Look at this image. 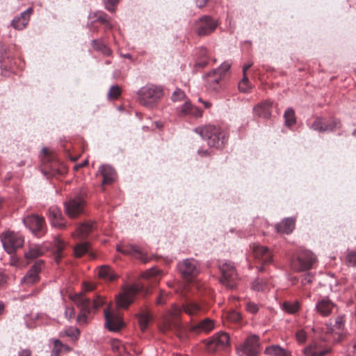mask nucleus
Instances as JSON below:
<instances>
[{
  "label": "nucleus",
  "mask_w": 356,
  "mask_h": 356,
  "mask_svg": "<svg viewBox=\"0 0 356 356\" xmlns=\"http://www.w3.org/2000/svg\"><path fill=\"white\" fill-rule=\"evenodd\" d=\"M138 100L141 105L152 108L163 95V89L160 86L147 85L138 91Z\"/></svg>",
  "instance_id": "423d86ee"
},
{
  "label": "nucleus",
  "mask_w": 356,
  "mask_h": 356,
  "mask_svg": "<svg viewBox=\"0 0 356 356\" xmlns=\"http://www.w3.org/2000/svg\"><path fill=\"white\" fill-rule=\"evenodd\" d=\"M296 339L298 340V341L299 343H304L305 341H306V339H307V334L306 332L302 330H298L297 332H296Z\"/></svg>",
  "instance_id": "864d4df0"
},
{
  "label": "nucleus",
  "mask_w": 356,
  "mask_h": 356,
  "mask_svg": "<svg viewBox=\"0 0 356 356\" xmlns=\"http://www.w3.org/2000/svg\"><path fill=\"white\" fill-rule=\"evenodd\" d=\"M97 229V223L94 221H87L81 224L74 233V236L80 238H84L89 234H92Z\"/></svg>",
  "instance_id": "bb28decb"
},
{
  "label": "nucleus",
  "mask_w": 356,
  "mask_h": 356,
  "mask_svg": "<svg viewBox=\"0 0 356 356\" xmlns=\"http://www.w3.org/2000/svg\"><path fill=\"white\" fill-rule=\"evenodd\" d=\"M98 275L100 278L106 281H113L116 278L113 270L107 266L100 267Z\"/></svg>",
  "instance_id": "72a5a7b5"
},
{
  "label": "nucleus",
  "mask_w": 356,
  "mask_h": 356,
  "mask_svg": "<svg viewBox=\"0 0 356 356\" xmlns=\"http://www.w3.org/2000/svg\"><path fill=\"white\" fill-rule=\"evenodd\" d=\"M20 247L21 246H3V248L8 254H12L16 252L17 249Z\"/></svg>",
  "instance_id": "13d9d810"
},
{
  "label": "nucleus",
  "mask_w": 356,
  "mask_h": 356,
  "mask_svg": "<svg viewBox=\"0 0 356 356\" xmlns=\"http://www.w3.org/2000/svg\"><path fill=\"white\" fill-rule=\"evenodd\" d=\"M91 44L95 51H100L107 56H111L112 50L102 40H93Z\"/></svg>",
  "instance_id": "473e14b6"
},
{
  "label": "nucleus",
  "mask_w": 356,
  "mask_h": 356,
  "mask_svg": "<svg viewBox=\"0 0 356 356\" xmlns=\"http://www.w3.org/2000/svg\"><path fill=\"white\" fill-rule=\"evenodd\" d=\"M86 202L81 195H77L65 202V213L70 218H75L82 214L84 211Z\"/></svg>",
  "instance_id": "9d476101"
},
{
  "label": "nucleus",
  "mask_w": 356,
  "mask_h": 356,
  "mask_svg": "<svg viewBox=\"0 0 356 356\" xmlns=\"http://www.w3.org/2000/svg\"><path fill=\"white\" fill-rule=\"evenodd\" d=\"M227 318L234 323H238L241 319V315L240 313L236 311H231L226 314Z\"/></svg>",
  "instance_id": "c03bdc74"
},
{
  "label": "nucleus",
  "mask_w": 356,
  "mask_h": 356,
  "mask_svg": "<svg viewBox=\"0 0 356 356\" xmlns=\"http://www.w3.org/2000/svg\"><path fill=\"white\" fill-rule=\"evenodd\" d=\"M2 245H24V238L20 233L8 231L1 237Z\"/></svg>",
  "instance_id": "aec40b11"
},
{
  "label": "nucleus",
  "mask_w": 356,
  "mask_h": 356,
  "mask_svg": "<svg viewBox=\"0 0 356 356\" xmlns=\"http://www.w3.org/2000/svg\"><path fill=\"white\" fill-rule=\"evenodd\" d=\"M185 97V94L183 90L179 88H177L172 95V99L174 102L180 101Z\"/></svg>",
  "instance_id": "49530a36"
},
{
  "label": "nucleus",
  "mask_w": 356,
  "mask_h": 356,
  "mask_svg": "<svg viewBox=\"0 0 356 356\" xmlns=\"http://www.w3.org/2000/svg\"><path fill=\"white\" fill-rule=\"evenodd\" d=\"M349 351L353 353V356H356V339L350 345Z\"/></svg>",
  "instance_id": "bf43d9fd"
},
{
  "label": "nucleus",
  "mask_w": 356,
  "mask_h": 356,
  "mask_svg": "<svg viewBox=\"0 0 356 356\" xmlns=\"http://www.w3.org/2000/svg\"><path fill=\"white\" fill-rule=\"evenodd\" d=\"M268 283L265 279L257 278L252 284V289L257 291H262L267 289Z\"/></svg>",
  "instance_id": "e433bc0d"
},
{
  "label": "nucleus",
  "mask_w": 356,
  "mask_h": 356,
  "mask_svg": "<svg viewBox=\"0 0 356 356\" xmlns=\"http://www.w3.org/2000/svg\"><path fill=\"white\" fill-rule=\"evenodd\" d=\"M229 347V336L225 332L216 334L207 343L208 352L214 353Z\"/></svg>",
  "instance_id": "9b49d317"
},
{
  "label": "nucleus",
  "mask_w": 356,
  "mask_h": 356,
  "mask_svg": "<svg viewBox=\"0 0 356 356\" xmlns=\"http://www.w3.org/2000/svg\"><path fill=\"white\" fill-rule=\"evenodd\" d=\"M42 261L36 262L23 277L22 282L27 284H33L39 281V273L41 270Z\"/></svg>",
  "instance_id": "393cba45"
},
{
  "label": "nucleus",
  "mask_w": 356,
  "mask_h": 356,
  "mask_svg": "<svg viewBox=\"0 0 356 356\" xmlns=\"http://www.w3.org/2000/svg\"><path fill=\"white\" fill-rule=\"evenodd\" d=\"M248 79L246 75L243 76V79L238 83V89L243 92H247L249 90V86H248Z\"/></svg>",
  "instance_id": "8fccbe9b"
},
{
  "label": "nucleus",
  "mask_w": 356,
  "mask_h": 356,
  "mask_svg": "<svg viewBox=\"0 0 356 356\" xmlns=\"http://www.w3.org/2000/svg\"><path fill=\"white\" fill-rule=\"evenodd\" d=\"M42 253L43 250L40 246H33L29 252H25V257L27 259H34L42 255Z\"/></svg>",
  "instance_id": "4c0bfd02"
},
{
  "label": "nucleus",
  "mask_w": 356,
  "mask_h": 356,
  "mask_svg": "<svg viewBox=\"0 0 356 356\" xmlns=\"http://www.w3.org/2000/svg\"><path fill=\"white\" fill-rule=\"evenodd\" d=\"M106 327L111 331L117 332L123 327V322L121 317L108 309L104 311Z\"/></svg>",
  "instance_id": "f3484780"
},
{
  "label": "nucleus",
  "mask_w": 356,
  "mask_h": 356,
  "mask_svg": "<svg viewBox=\"0 0 356 356\" xmlns=\"http://www.w3.org/2000/svg\"><path fill=\"white\" fill-rule=\"evenodd\" d=\"M177 268L179 273L188 282L196 277L200 272L197 261L193 259L183 260L178 264Z\"/></svg>",
  "instance_id": "f8f14e48"
},
{
  "label": "nucleus",
  "mask_w": 356,
  "mask_h": 356,
  "mask_svg": "<svg viewBox=\"0 0 356 356\" xmlns=\"http://www.w3.org/2000/svg\"><path fill=\"white\" fill-rule=\"evenodd\" d=\"M199 102H202L206 108H209L211 106V104L209 102L203 101L201 98H199Z\"/></svg>",
  "instance_id": "774afa93"
},
{
  "label": "nucleus",
  "mask_w": 356,
  "mask_h": 356,
  "mask_svg": "<svg viewBox=\"0 0 356 356\" xmlns=\"http://www.w3.org/2000/svg\"><path fill=\"white\" fill-rule=\"evenodd\" d=\"M254 258L262 264H269L272 261V252L267 246H253Z\"/></svg>",
  "instance_id": "6ab92c4d"
},
{
  "label": "nucleus",
  "mask_w": 356,
  "mask_h": 356,
  "mask_svg": "<svg viewBox=\"0 0 356 356\" xmlns=\"http://www.w3.org/2000/svg\"><path fill=\"white\" fill-rule=\"evenodd\" d=\"M264 353L268 356H291L286 349L278 345H270L266 348Z\"/></svg>",
  "instance_id": "7c9ffc66"
},
{
  "label": "nucleus",
  "mask_w": 356,
  "mask_h": 356,
  "mask_svg": "<svg viewBox=\"0 0 356 356\" xmlns=\"http://www.w3.org/2000/svg\"><path fill=\"white\" fill-rule=\"evenodd\" d=\"M296 226V219L293 217L285 218L280 222L275 225V229L279 234H289Z\"/></svg>",
  "instance_id": "5701e85b"
},
{
  "label": "nucleus",
  "mask_w": 356,
  "mask_h": 356,
  "mask_svg": "<svg viewBox=\"0 0 356 356\" xmlns=\"http://www.w3.org/2000/svg\"><path fill=\"white\" fill-rule=\"evenodd\" d=\"M317 262L316 256L308 250H303L291 261V268L297 272L309 270Z\"/></svg>",
  "instance_id": "0eeeda50"
},
{
  "label": "nucleus",
  "mask_w": 356,
  "mask_h": 356,
  "mask_svg": "<svg viewBox=\"0 0 356 356\" xmlns=\"http://www.w3.org/2000/svg\"><path fill=\"white\" fill-rule=\"evenodd\" d=\"M195 131L207 141L209 147L221 149L227 142L228 137L226 132L216 125L198 127L195 129Z\"/></svg>",
  "instance_id": "7ed1b4c3"
},
{
  "label": "nucleus",
  "mask_w": 356,
  "mask_h": 356,
  "mask_svg": "<svg viewBox=\"0 0 356 356\" xmlns=\"http://www.w3.org/2000/svg\"><path fill=\"white\" fill-rule=\"evenodd\" d=\"M285 120V125L290 127L296 122V118L295 116V111L292 108H288L284 114Z\"/></svg>",
  "instance_id": "f704fd0d"
},
{
  "label": "nucleus",
  "mask_w": 356,
  "mask_h": 356,
  "mask_svg": "<svg viewBox=\"0 0 356 356\" xmlns=\"http://www.w3.org/2000/svg\"><path fill=\"white\" fill-rule=\"evenodd\" d=\"M335 304L327 298H323L316 304V312L322 316H328L335 307Z\"/></svg>",
  "instance_id": "412c9836"
},
{
  "label": "nucleus",
  "mask_w": 356,
  "mask_h": 356,
  "mask_svg": "<svg viewBox=\"0 0 356 356\" xmlns=\"http://www.w3.org/2000/svg\"><path fill=\"white\" fill-rule=\"evenodd\" d=\"M254 112L260 118H268L272 113V103L269 101H264L254 106Z\"/></svg>",
  "instance_id": "c85d7f7f"
},
{
  "label": "nucleus",
  "mask_w": 356,
  "mask_h": 356,
  "mask_svg": "<svg viewBox=\"0 0 356 356\" xmlns=\"http://www.w3.org/2000/svg\"><path fill=\"white\" fill-rule=\"evenodd\" d=\"M168 293H166L165 291H161L159 296L156 298V304L158 305H163L166 302Z\"/></svg>",
  "instance_id": "3c124183"
},
{
  "label": "nucleus",
  "mask_w": 356,
  "mask_h": 356,
  "mask_svg": "<svg viewBox=\"0 0 356 356\" xmlns=\"http://www.w3.org/2000/svg\"><path fill=\"white\" fill-rule=\"evenodd\" d=\"M218 22L209 16H203L197 23V33L200 36L207 35L215 31Z\"/></svg>",
  "instance_id": "4468645a"
},
{
  "label": "nucleus",
  "mask_w": 356,
  "mask_h": 356,
  "mask_svg": "<svg viewBox=\"0 0 356 356\" xmlns=\"http://www.w3.org/2000/svg\"><path fill=\"white\" fill-rule=\"evenodd\" d=\"M65 316L68 319H72L75 316V310L73 307H67L65 312Z\"/></svg>",
  "instance_id": "6e6d98bb"
},
{
  "label": "nucleus",
  "mask_w": 356,
  "mask_h": 356,
  "mask_svg": "<svg viewBox=\"0 0 356 356\" xmlns=\"http://www.w3.org/2000/svg\"><path fill=\"white\" fill-rule=\"evenodd\" d=\"M231 63L225 61L216 69L209 72L206 76L207 89L216 93L220 92L225 84L226 76L229 74Z\"/></svg>",
  "instance_id": "39448f33"
},
{
  "label": "nucleus",
  "mask_w": 356,
  "mask_h": 356,
  "mask_svg": "<svg viewBox=\"0 0 356 356\" xmlns=\"http://www.w3.org/2000/svg\"><path fill=\"white\" fill-rule=\"evenodd\" d=\"M313 281L312 276L309 275H307L305 278L302 280V284L305 285L307 284H311Z\"/></svg>",
  "instance_id": "052dcab7"
},
{
  "label": "nucleus",
  "mask_w": 356,
  "mask_h": 356,
  "mask_svg": "<svg viewBox=\"0 0 356 356\" xmlns=\"http://www.w3.org/2000/svg\"><path fill=\"white\" fill-rule=\"evenodd\" d=\"M345 264L348 266H356V251H349L345 257Z\"/></svg>",
  "instance_id": "ea45409f"
},
{
  "label": "nucleus",
  "mask_w": 356,
  "mask_h": 356,
  "mask_svg": "<svg viewBox=\"0 0 356 356\" xmlns=\"http://www.w3.org/2000/svg\"><path fill=\"white\" fill-rule=\"evenodd\" d=\"M188 115H191V116H193L195 118H200L202 115V111L201 109H200L199 108L193 106Z\"/></svg>",
  "instance_id": "5fc2aeb1"
},
{
  "label": "nucleus",
  "mask_w": 356,
  "mask_h": 356,
  "mask_svg": "<svg viewBox=\"0 0 356 356\" xmlns=\"http://www.w3.org/2000/svg\"><path fill=\"white\" fill-rule=\"evenodd\" d=\"M245 308L249 313L252 314H257V312L259 311V306L256 303L251 301H248L246 302Z\"/></svg>",
  "instance_id": "a18cd8bd"
},
{
  "label": "nucleus",
  "mask_w": 356,
  "mask_h": 356,
  "mask_svg": "<svg viewBox=\"0 0 356 356\" xmlns=\"http://www.w3.org/2000/svg\"><path fill=\"white\" fill-rule=\"evenodd\" d=\"M106 8L110 12H114L119 0H104Z\"/></svg>",
  "instance_id": "09e8293b"
},
{
  "label": "nucleus",
  "mask_w": 356,
  "mask_h": 356,
  "mask_svg": "<svg viewBox=\"0 0 356 356\" xmlns=\"http://www.w3.org/2000/svg\"><path fill=\"white\" fill-rule=\"evenodd\" d=\"M43 173L51 177H58L67 173V169L63 164L54 163L51 165L49 170H43Z\"/></svg>",
  "instance_id": "2f4dec72"
},
{
  "label": "nucleus",
  "mask_w": 356,
  "mask_h": 356,
  "mask_svg": "<svg viewBox=\"0 0 356 356\" xmlns=\"http://www.w3.org/2000/svg\"><path fill=\"white\" fill-rule=\"evenodd\" d=\"M332 349L325 344V342L321 339L312 341L303 350L305 356H325L330 353Z\"/></svg>",
  "instance_id": "ddd939ff"
},
{
  "label": "nucleus",
  "mask_w": 356,
  "mask_h": 356,
  "mask_svg": "<svg viewBox=\"0 0 356 356\" xmlns=\"http://www.w3.org/2000/svg\"><path fill=\"white\" fill-rule=\"evenodd\" d=\"M282 308L286 312L291 314H293L299 310L300 305L298 302L297 301L284 302L282 304Z\"/></svg>",
  "instance_id": "c9c22d12"
},
{
  "label": "nucleus",
  "mask_w": 356,
  "mask_h": 356,
  "mask_svg": "<svg viewBox=\"0 0 356 356\" xmlns=\"http://www.w3.org/2000/svg\"><path fill=\"white\" fill-rule=\"evenodd\" d=\"M163 273L156 268H152L142 274V278L144 282L140 284H134L125 286L122 291L117 298V307L118 308L127 309L134 302L135 296L140 291H145V294L148 293L147 286H154L157 284Z\"/></svg>",
  "instance_id": "f257e3e1"
},
{
  "label": "nucleus",
  "mask_w": 356,
  "mask_h": 356,
  "mask_svg": "<svg viewBox=\"0 0 356 356\" xmlns=\"http://www.w3.org/2000/svg\"><path fill=\"white\" fill-rule=\"evenodd\" d=\"M49 218L52 226L59 229L65 227L61 211L57 207L52 206L49 209Z\"/></svg>",
  "instance_id": "4be33fe9"
},
{
  "label": "nucleus",
  "mask_w": 356,
  "mask_h": 356,
  "mask_svg": "<svg viewBox=\"0 0 356 356\" xmlns=\"http://www.w3.org/2000/svg\"><path fill=\"white\" fill-rule=\"evenodd\" d=\"M219 268L221 272V283L229 289L234 288L238 275L234 264L229 261H222L219 263Z\"/></svg>",
  "instance_id": "6e6552de"
},
{
  "label": "nucleus",
  "mask_w": 356,
  "mask_h": 356,
  "mask_svg": "<svg viewBox=\"0 0 356 356\" xmlns=\"http://www.w3.org/2000/svg\"><path fill=\"white\" fill-rule=\"evenodd\" d=\"M214 321L210 318H205L197 323H194L191 326V332L195 334H200L202 332H209L214 329Z\"/></svg>",
  "instance_id": "a878e982"
},
{
  "label": "nucleus",
  "mask_w": 356,
  "mask_h": 356,
  "mask_svg": "<svg viewBox=\"0 0 356 356\" xmlns=\"http://www.w3.org/2000/svg\"><path fill=\"white\" fill-rule=\"evenodd\" d=\"M113 348L118 353H121V349L122 348L121 342L118 340L114 341L113 343Z\"/></svg>",
  "instance_id": "4d7b16f0"
},
{
  "label": "nucleus",
  "mask_w": 356,
  "mask_h": 356,
  "mask_svg": "<svg viewBox=\"0 0 356 356\" xmlns=\"http://www.w3.org/2000/svg\"><path fill=\"white\" fill-rule=\"evenodd\" d=\"M31 352L29 350H23L19 353V356H30Z\"/></svg>",
  "instance_id": "338daca9"
},
{
  "label": "nucleus",
  "mask_w": 356,
  "mask_h": 356,
  "mask_svg": "<svg viewBox=\"0 0 356 356\" xmlns=\"http://www.w3.org/2000/svg\"><path fill=\"white\" fill-rule=\"evenodd\" d=\"M33 12L31 8H27L22 12L19 15L16 16L12 21L11 25L17 30L24 29L28 24L30 20V15Z\"/></svg>",
  "instance_id": "b1692460"
},
{
  "label": "nucleus",
  "mask_w": 356,
  "mask_h": 356,
  "mask_svg": "<svg viewBox=\"0 0 356 356\" xmlns=\"http://www.w3.org/2000/svg\"><path fill=\"white\" fill-rule=\"evenodd\" d=\"M97 20L101 22L102 23H106L109 28H111V25L107 22L106 15L105 14H102L97 17Z\"/></svg>",
  "instance_id": "680f3d73"
},
{
  "label": "nucleus",
  "mask_w": 356,
  "mask_h": 356,
  "mask_svg": "<svg viewBox=\"0 0 356 356\" xmlns=\"http://www.w3.org/2000/svg\"><path fill=\"white\" fill-rule=\"evenodd\" d=\"M241 350L246 356H256L259 352V337L256 335L248 337Z\"/></svg>",
  "instance_id": "a211bd4d"
},
{
  "label": "nucleus",
  "mask_w": 356,
  "mask_h": 356,
  "mask_svg": "<svg viewBox=\"0 0 356 356\" xmlns=\"http://www.w3.org/2000/svg\"><path fill=\"white\" fill-rule=\"evenodd\" d=\"M64 347L68 349L59 339H55L54 341V348L52 350L51 356H60V353Z\"/></svg>",
  "instance_id": "a19ab883"
},
{
  "label": "nucleus",
  "mask_w": 356,
  "mask_h": 356,
  "mask_svg": "<svg viewBox=\"0 0 356 356\" xmlns=\"http://www.w3.org/2000/svg\"><path fill=\"white\" fill-rule=\"evenodd\" d=\"M117 251L124 254L131 256L141 260L143 263L147 262L150 258L143 252L140 246H117Z\"/></svg>",
  "instance_id": "dca6fc26"
},
{
  "label": "nucleus",
  "mask_w": 356,
  "mask_h": 356,
  "mask_svg": "<svg viewBox=\"0 0 356 356\" xmlns=\"http://www.w3.org/2000/svg\"><path fill=\"white\" fill-rule=\"evenodd\" d=\"M121 93V90L118 86H112L108 92V97L109 99H115Z\"/></svg>",
  "instance_id": "37998d69"
},
{
  "label": "nucleus",
  "mask_w": 356,
  "mask_h": 356,
  "mask_svg": "<svg viewBox=\"0 0 356 356\" xmlns=\"http://www.w3.org/2000/svg\"><path fill=\"white\" fill-rule=\"evenodd\" d=\"M98 173L102 176V184H111L115 180L116 175L114 169L108 165H102L99 167Z\"/></svg>",
  "instance_id": "cd10ccee"
},
{
  "label": "nucleus",
  "mask_w": 356,
  "mask_h": 356,
  "mask_svg": "<svg viewBox=\"0 0 356 356\" xmlns=\"http://www.w3.org/2000/svg\"><path fill=\"white\" fill-rule=\"evenodd\" d=\"M24 225L37 237H40L45 232L44 218L38 214L28 215L23 218Z\"/></svg>",
  "instance_id": "1a4fd4ad"
},
{
  "label": "nucleus",
  "mask_w": 356,
  "mask_h": 356,
  "mask_svg": "<svg viewBox=\"0 0 356 356\" xmlns=\"http://www.w3.org/2000/svg\"><path fill=\"white\" fill-rule=\"evenodd\" d=\"M193 105L190 102H185L180 108V112L184 115H189L191 109L192 108Z\"/></svg>",
  "instance_id": "603ef678"
},
{
  "label": "nucleus",
  "mask_w": 356,
  "mask_h": 356,
  "mask_svg": "<svg viewBox=\"0 0 356 356\" xmlns=\"http://www.w3.org/2000/svg\"><path fill=\"white\" fill-rule=\"evenodd\" d=\"M90 246H73V252L76 257H81L89 251Z\"/></svg>",
  "instance_id": "79ce46f5"
},
{
  "label": "nucleus",
  "mask_w": 356,
  "mask_h": 356,
  "mask_svg": "<svg viewBox=\"0 0 356 356\" xmlns=\"http://www.w3.org/2000/svg\"><path fill=\"white\" fill-rule=\"evenodd\" d=\"M79 330L76 327H70L64 331V335L70 337L72 340H76L79 336ZM63 336V332L60 334Z\"/></svg>",
  "instance_id": "58836bf2"
},
{
  "label": "nucleus",
  "mask_w": 356,
  "mask_h": 356,
  "mask_svg": "<svg viewBox=\"0 0 356 356\" xmlns=\"http://www.w3.org/2000/svg\"><path fill=\"white\" fill-rule=\"evenodd\" d=\"M341 127L340 121L337 119H332L330 121L324 122L321 118H316L310 126V128L319 132H330Z\"/></svg>",
  "instance_id": "2eb2a0df"
},
{
  "label": "nucleus",
  "mask_w": 356,
  "mask_h": 356,
  "mask_svg": "<svg viewBox=\"0 0 356 356\" xmlns=\"http://www.w3.org/2000/svg\"><path fill=\"white\" fill-rule=\"evenodd\" d=\"M71 299L80 309L76 319L80 324L86 323L88 315L92 309H97L105 303L104 300L100 296H97L91 301L83 293H76L71 297Z\"/></svg>",
  "instance_id": "20e7f679"
},
{
  "label": "nucleus",
  "mask_w": 356,
  "mask_h": 356,
  "mask_svg": "<svg viewBox=\"0 0 356 356\" xmlns=\"http://www.w3.org/2000/svg\"><path fill=\"white\" fill-rule=\"evenodd\" d=\"M152 318L151 312L147 308L143 309L141 312L138 314V323L142 332H145L147 330Z\"/></svg>",
  "instance_id": "c756f323"
},
{
  "label": "nucleus",
  "mask_w": 356,
  "mask_h": 356,
  "mask_svg": "<svg viewBox=\"0 0 356 356\" xmlns=\"http://www.w3.org/2000/svg\"><path fill=\"white\" fill-rule=\"evenodd\" d=\"M345 316L344 315H339L336 317L335 318V323L334 327L339 330H342L345 325Z\"/></svg>",
  "instance_id": "de8ad7c7"
},
{
  "label": "nucleus",
  "mask_w": 356,
  "mask_h": 356,
  "mask_svg": "<svg viewBox=\"0 0 356 356\" xmlns=\"http://www.w3.org/2000/svg\"><path fill=\"white\" fill-rule=\"evenodd\" d=\"M208 0H196L197 6L199 8H202L206 6Z\"/></svg>",
  "instance_id": "e2e57ef3"
},
{
  "label": "nucleus",
  "mask_w": 356,
  "mask_h": 356,
  "mask_svg": "<svg viewBox=\"0 0 356 356\" xmlns=\"http://www.w3.org/2000/svg\"><path fill=\"white\" fill-rule=\"evenodd\" d=\"M202 307L197 303L194 302H186L182 305V307H179L173 305L172 309L163 316L162 321L160 325V330L162 332H166L173 329L179 327V321L184 312L188 315L193 316H196L202 311Z\"/></svg>",
  "instance_id": "f03ea898"
},
{
  "label": "nucleus",
  "mask_w": 356,
  "mask_h": 356,
  "mask_svg": "<svg viewBox=\"0 0 356 356\" xmlns=\"http://www.w3.org/2000/svg\"><path fill=\"white\" fill-rule=\"evenodd\" d=\"M252 65V63H250L248 64H245L243 65V76H245V75H246V71L250 68L251 67Z\"/></svg>",
  "instance_id": "0e129e2a"
},
{
  "label": "nucleus",
  "mask_w": 356,
  "mask_h": 356,
  "mask_svg": "<svg viewBox=\"0 0 356 356\" xmlns=\"http://www.w3.org/2000/svg\"><path fill=\"white\" fill-rule=\"evenodd\" d=\"M207 63H208V61L207 60H204L202 61L197 62L196 63V66L203 68L205 66H207Z\"/></svg>",
  "instance_id": "69168bd1"
}]
</instances>
